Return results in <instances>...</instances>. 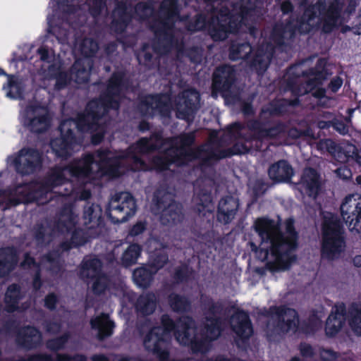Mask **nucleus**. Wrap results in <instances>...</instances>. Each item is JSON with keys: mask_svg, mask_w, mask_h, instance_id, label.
Returning <instances> with one entry per match:
<instances>
[{"mask_svg": "<svg viewBox=\"0 0 361 361\" xmlns=\"http://www.w3.org/2000/svg\"><path fill=\"white\" fill-rule=\"evenodd\" d=\"M254 226L261 243L259 249L252 243L250 245L259 259L265 262L266 266L272 272L288 269L293 259L290 252L297 245L293 221L290 219L286 221L284 233L280 232L278 222L267 219H258Z\"/></svg>", "mask_w": 361, "mask_h": 361, "instance_id": "1", "label": "nucleus"}, {"mask_svg": "<svg viewBox=\"0 0 361 361\" xmlns=\"http://www.w3.org/2000/svg\"><path fill=\"white\" fill-rule=\"evenodd\" d=\"M121 156H116L121 157ZM115 157L111 152H98L94 156L87 155L83 160L71 164L64 169H56L49 180V184L56 186L63 183V180L71 178L90 179L94 172L101 175L109 173L116 176L113 165L116 164Z\"/></svg>", "mask_w": 361, "mask_h": 361, "instance_id": "2", "label": "nucleus"}, {"mask_svg": "<svg viewBox=\"0 0 361 361\" xmlns=\"http://www.w3.org/2000/svg\"><path fill=\"white\" fill-rule=\"evenodd\" d=\"M345 244L337 218L331 214L324 217L322 256L327 259L338 258L344 252Z\"/></svg>", "mask_w": 361, "mask_h": 361, "instance_id": "3", "label": "nucleus"}, {"mask_svg": "<svg viewBox=\"0 0 361 361\" xmlns=\"http://www.w3.org/2000/svg\"><path fill=\"white\" fill-rule=\"evenodd\" d=\"M90 117L94 121H95V117L87 115L80 118L77 122L72 120H67L61 123L60 126L61 137L54 140L51 143V148L56 155L59 157H66L71 154V149L72 147H78V146L75 145L73 137H72L71 128L72 127H77L81 130H93L96 126L94 123L88 124L87 128L85 126V123L89 121Z\"/></svg>", "mask_w": 361, "mask_h": 361, "instance_id": "4", "label": "nucleus"}, {"mask_svg": "<svg viewBox=\"0 0 361 361\" xmlns=\"http://www.w3.org/2000/svg\"><path fill=\"white\" fill-rule=\"evenodd\" d=\"M97 49L98 45L96 42L90 39L84 40L81 52L85 55V58L77 60L73 67V72L71 78L76 82L82 83L87 81L92 66V62L89 57L95 53Z\"/></svg>", "mask_w": 361, "mask_h": 361, "instance_id": "5", "label": "nucleus"}, {"mask_svg": "<svg viewBox=\"0 0 361 361\" xmlns=\"http://www.w3.org/2000/svg\"><path fill=\"white\" fill-rule=\"evenodd\" d=\"M134 199L128 193H121L118 199L112 200L109 205V216L114 222L126 221L135 212Z\"/></svg>", "mask_w": 361, "mask_h": 361, "instance_id": "6", "label": "nucleus"}, {"mask_svg": "<svg viewBox=\"0 0 361 361\" xmlns=\"http://www.w3.org/2000/svg\"><path fill=\"white\" fill-rule=\"evenodd\" d=\"M23 123L35 132L45 130L49 124V117L45 106L42 104H32L23 114Z\"/></svg>", "mask_w": 361, "mask_h": 361, "instance_id": "7", "label": "nucleus"}, {"mask_svg": "<svg viewBox=\"0 0 361 361\" xmlns=\"http://www.w3.org/2000/svg\"><path fill=\"white\" fill-rule=\"evenodd\" d=\"M101 262L97 258L86 259L82 266L80 275L82 278H91L92 288L95 293L102 292L107 283L106 276L100 274Z\"/></svg>", "mask_w": 361, "mask_h": 361, "instance_id": "8", "label": "nucleus"}, {"mask_svg": "<svg viewBox=\"0 0 361 361\" xmlns=\"http://www.w3.org/2000/svg\"><path fill=\"white\" fill-rule=\"evenodd\" d=\"M39 155L36 151L23 149L19 154L8 159V164L13 165L21 173H29L39 163Z\"/></svg>", "mask_w": 361, "mask_h": 361, "instance_id": "9", "label": "nucleus"}, {"mask_svg": "<svg viewBox=\"0 0 361 361\" xmlns=\"http://www.w3.org/2000/svg\"><path fill=\"white\" fill-rule=\"evenodd\" d=\"M167 261V257L165 254L160 252L157 259H154L153 266L156 268H152L151 266L140 267L135 269L133 274V278L137 286L145 288L152 281V274H154L159 268Z\"/></svg>", "mask_w": 361, "mask_h": 361, "instance_id": "10", "label": "nucleus"}, {"mask_svg": "<svg viewBox=\"0 0 361 361\" xmlns=\"http://www.w3.org/2000/svg\"><path fill=\"white\" fill-rule=\"evenodd\" d=\"M162 324L164 329L154 328L145 338L144 343L148 350L158 352L161 343L173 328L171 320L167 317H163Z\"/></svg>", "mask_w": 361, "mask_h": 361, "instance_id": "11", "label": "nucleus"}, {"mask_svg": "<svg viewBox=\"0 0 361 361\" xmlns=\"http://www.w3.org/2000/svg\"><path fill=\"white\" fill-rule=\"evenodd\" d=\"M326 61L324 59H319L318 61L319 69L312 73L313 78H311L310 81L307 84V87L305 88V90L303 91H300L301 94L312 92V95L314 97L320 99L319 104L324 106L326 105V97H324V90L320 87L319 85L322 83V80L324 78V73L322 71L323 70Z\"/></svg>", "mask_w": 361, "mask_h": 361, "instance_id": "12", "label": "nucleus"}, {"mask_svg": "<svg viewBox=\"0 0 361 361\" xmlns=\"http://www.w3.org/2000/svg\"><path fill=\"white\" fill-rule=\"evenodd\" d=\"M300 184L302 191L314 199L321 190L322 180L314 170L307 169L303 172Z\"/></svg>", "mask_w": 361, "mask_h": 361, "instance_id": "13", "label": "nucleus"}, {"mask_svg": "<svg viewBox=\"0 0 361 361\" xmlns=\"http://www.w3.org/2000/svg\"><path fill=\"white\" fill-rule=\"evenodd\" d=\"M279 324L277 331L282 332L295 331L297 329L298 319L296 312L293 309H276V315Z\"/></svg>", "mask_w": 361, "mask_h": 361, "instance_id": "14", "label": "nucleus"}, {"mask_svg": "<svg viewBox=\"0 0 361 361\" xmlns=\"http://www.w3.org/2000/svg\"><path fill=\"white\" fill-rule=\"evenodd\" d=\"M238 207V201L234 197H226L222 199L219 204V221L224 224L229 223L234 218Z\"/></svg>", "mask_w": 361, "mask_h": 361, "instance_id": "15", "label": "nucleus"}, {"mask_svg": "<svg viewBox=\"0 0 361 361\" xmlns=\"http://www.w3.org/2000/svg\"><path fill=\"white\" fill-rule=\"evenodd\" d=\"M231 325L236 334L242 338H247L252 333L248 316L244 312H238L232 317Z\"/></svg>", "mask_w": 361, "mask_h": 361, "instance_id": "16", "label": "nucleus"}, {"mask_svg": "<svg viewBox=\"0 0 361 361\" xmlns=\"http://www.w3.org/2000/svg\"><path fill=\"white\" fill-rule=\"evenodd\" d=\"M176 336L177 341L183 345H187L192 342L193 338L190 334L194 332L193 322L188 317H183L176 324Z\"/></svg>", "mask_w": 361, "mask_h": 361, "instance_id": "17", "label": "nucleus"}, {"mask_svg": "<svg viewBox=\"0 0 361 361\" xmlns=\"http://www.w3.org/2000/svg\"><path fill=\"white\" fill-rule=\"evenodd\" d=\"M32 186L29 185H20L18 186L14 190L6 194L9 202L12 204H17L20 202H27L37 198L35 195H32L31 189Z\"/></svg>", "mask_w": 361, "mask_h": 361, "instance_id": "18", "label": "nucleus"}, {"mask_svg": "<svg viewBox=\"0 0 361 361\" xmlns=\"http://www.w3.org/2000/svg\"><path fill=\"white\" fill-rule=\"evenodd\" d=\"M293 175V170L286 161H281L272 165L269 170V177L277 182L286 181Z\"/></svg>", "mask_w": 361, "mask_h": 361, "instance_id": "19", "label": "nucleus"}, {"mask_svg": "<svg viewBox=\"0 0 361 361\" xmlns=\"http://www.w3.org/2000/svg\"><path fill=\"white\" fill-rule=\"evenodd\" d=\"M91 326L101 338L109 336L112 334L113 323L106 314H102L92 319Z\"/></svg>", "mask_w": 361, "mask_h": 361, "instance_id": "20", "label": "nucleus"}, {"mask_svg": "<svg viewBox=\"0 0 361 361\" xmlns=\"http://www.w3.org/2000/svg\"><path fill=\"white\" fill-rule=\"evenodd\" d=\"M345 317L343 310L339 311L336 309L329 315L326 324V334L328 336H334L341 329Z\"/></svg>", "mask_w": 361, "mask_h": 361, "instance_id": "21", "label": "nucleus"}, {"mask_svg": "<svg viewBox=\"0 0 361 361\" xmlns=\"http://www.w3.org/2000/svg\"><path fill=\"white\" fill-rule=\"evenodd\" d=\"M339 9L338 6H332L329 9L323 25V30L324 32H329L331 31L334 27L342 23Z\"/></svg>", "mask_w": 361, "mask_h": 361, "instance_id": "22", "label": "nucleus"}, {"mask_svg": "<svg viewBox=\"0 0 361 361\" xmlns=\"http://www.w3.org/2000/svg\"><path fill=\"white\" fill-rule=\"evenodd\" d=\"M167 100L168 97L166 95L148 97L145 100L147 104L149 105L147 108V113L152 114L157 111L161 114L164 113V111L168 109Z\"/></svg>", "mask_w": 361, "mask_h": 361, "instance_id": "23", "label": "nucleus"}, {"mask_svg": "<svg viewBox=\"0 0 361 361\" xmlns=\"http://www.w3.org/2000/svg\"><path fill=\"white\" fill-rule=\"evenodd\" d=\"M349 325L356 335L361 336V302L352 305L349 314Z\"/></svg>", "mask_w": 361, "mask_h": 361, "instance_id": "24", "label": "nucleus"}, {"mask_svg": "<svg viewBox=\"0 0 361 361\" xmlns=\"http://www.w3.org/2000/svg\"><path fill=\"white\" fill-rule=\"evenodd\" d=\"M23 84L21 80L13 76H8V86L4 87L7 90L6 95L12 99H20L22 96Z\"/></svg>", "mask_w": 361, "mask_h": 361, "instance_id": "25", "label": "nucleus"}, {"mask_svg": "<svg viewBox=\"0 0 361 361\" xmlns=\"http://www.w3.org/2000/svg\"><path fill=\"white\" fill-rule=\"evenodd\" d=\"M155 307V298L154 295H142L137 303V308L144 314H150Z\"/></svg>", "mask_w": 361, "mask_h": 361, "instance_id": "26", "label": "nucleus"}, {"mask_svg": "<svg viewBox=\"0 0 361 361\" xmlns=\"http://www.w3.org/2000/svg\"><path fill=\"white\" fill-rule=\"evenodd\" d=\"M232 71L230 66H224L216 69L214 73L213 79L214 88H219L221 83L228 82L231 78Z\"/></svg>", "mask_w": 361, "mask_h": 361, "instance_id": "27", "label": "nucleus"}, {"mask_svg": "<svg viewBox=\"0 0 361 361\" xmlns=\"http://www.w3.org/2000/svg\"><path fill=\"white\" fill-rule=\"evenodd\" d=\"M140 251L139 245L135 244L130 245L123 255V264L125 266H130L135 263L140 255Z\"/></svg>", "mask_w": 361, "mask_h": 361, "instance_id": "28", "label": "nucleus"}, {"mask_svg": "<svg viewBox=\"0 0 361 361\" xmlns=\"http://www.w3.org/2000/svg\"><path fill=\"white\" fill-rule=\"evenodd\" d=\"M19 299V290L17 286H11L6 293L5 301L8 311H13L17 307Z\"/></svg>", "mask_w": 361, "mask_h": 361, "instance_id": "29", "label": "nucleus"}, {"mask_svg": "<svg viewBox=\"0 0 361 361\" xmlns=\"http://www.w3.org/2000/svg\"><path fill=\"white\" fill-rule=\"evenodd\" d=\"M163 223H166L165 219L168 222L171 220L172 222H175L180 219V209L179 207L173 203L169 205V207L164 211L163 213Z\"/></svg>", "mask_w": 361, "mask_h": 361, "instance_id": "30", "label": "nucleus"}, {"mask_svg": "<svg viewBox=\"0 0 361 361\" xmlns=\"http://www.w3.org/2000/svg\"><path fill=\"white\" fill-rule=\"evenodd\" d=\"M252 48L249 44H243L238 47H233L231 48L230 57L233 60L238 59L247 58V55L251 52Z\"/></svg>", "mask_w": 361, "mask_h": 361, "instance_id": "31", "label": "nucleus"}, {"mask_svg": "<svg viewBox=\"0 0 361 361\" xmlns=\"http://www.w3.org/2000/svg\"><path fill=\"white\" fill-rule=\"evenodd\" d=\"M24 343L27 346L37 343L41 340L39 332L35 328L28 327L24 331Z\"/></svg>", "mask_w": 361, "mask_h": 361, "instance_id": "32", "label": "nucleus"}, {"mask_svg": "<svg viewBox=\"0 0 361 361\" xmlns=\"http://www.w3.org/2000/svg\"><path fill=\"white\" fill-rule=\"evenodd\" d=\"M184 104L188 109H192V106L195 105L200 101V95L197 92L190 90L185 91L182 94Z\"/></svg>", "mask_w": 361, "mask_h": 361, "instance_id": "33", "label": "nucleus"}, {"mask_svg": "<svg viewBox=\"0 0 361 361\" xmlns=\"http://www.w3.org/2000/svg\"><path fill=\"white\" fill-rule=\"evenodd\" d=\"M152 148V140L141 139L137 145L130 148V154H144Z\"/></svg>", "mask_w": 361, "mask_h": 361, "instance_id": "34", "label": "nucleus"}, {"mask_svg": "<svg viewBox=\"0 0 361 361\" xmlns=\"http://www.w3.org/2000/svg\"><path fill=\"white\" fill-rule=\"evenodd\" d=\"M207 322L206 326L207 337L210 340L216 338L220 334L219 322L216 319H211L208 320Z\"/></svg>", "mask_w": 361, "mask_h": 361, "instance_id": "35", "label": "nucleus"}, {"mask_svg": "<svg viewBox=\"0 0 361 361\" xmlns=\"http://www.w3.org/2000/svg\"><path fill=\"white\" fill-rule=\"evenodd\" d=\"M100 209L97 205H92L86 208L84 212L85 224L97 220L100 217Z\"/></svg>", "mask_w": 361, "mask_h": 361, "instance_id": "36", "label": "nucleus"}, {"mask_svg": "<svg viewBox=\"0 0 361 361\" xmlns=\"http://www.w3.org/2000/svg\"><path fill=\"white\" fill-rule=\"evenodd\" d=\"M235 30V27L230 22L228 27H226L224 24H221L220 30L219 31H212L211 35L215 40H222L226 37L228 32H233Z\"/></svg>", "mask_w": 361, "mask_h": 361, "instance_id": "37", "label": "nucleus"}, {"mask_svg": "<svg viewBox=\"0 0 361 361\" xmlns=\"http://www.w3.org/2000/svg\"><path fill=\"white\" fill-rule=\"evenodd\" d=\"M8 250L0 251V276L4 274L11 267L10 259L12 257L7 255Z\"/></svg>", "mask_w": 361, "mask_h": 361, "instance_id": "38", "label": "nucleus"}, {"mask_svg": "<svg viewBox=\"0 0 361 361\" xmlns=\"http://www.w3.org/2000/svg\"><path fill=\"white\" fill-rule=\"evenodd\" d=\"M345 153V159H343L342 161L347 160L349 157H353L355 156L357 162L361 165V150L355 154V147L353 145H346L345 147L343 149Z\"/></svg>", "mask_w": 361, "mask_h": 361, "instance_id": "39", "label": "nucleus"}, {"mask_svg": "<svg viewBox=\"0 0 361 361\" xmlns=\"http://www.w3.org/2000/svg\"><path fill=\"white\" fill-rule=\"evenodd\" d=\"M192 142V137L191 135L187 136V137H183L180 139V147L181 149L179 152V154L182 156L184 154V157H188V159H190L191 153H192V149H184L183 147L185 146L189 145Z\"/></svg>", "mask_w": 361, "mask_h": 361, "instance_id": "40", "label": "nucleus"}, {"mask_svg": "<svg viewBox=\"0 0 361 361\" xmlns=\"http://www.w3.org/2000/svg\"><path fill=\"white\" fill-rule=\"evenodd\" d=\"M269 62V59L268 56H263L262 59H259V56H257V59H255L254 66L256 69L262 72L267 68Z\"/></svg>", "mask_w": 361, "mask_h": 361, "instance_id": "41", "label": "nucleus"}, {"mask_svg": "<svg viewBox=\"0 0 361 361\" xmlns=\"http://www.w3.org/2000/svg\"><path fill=\"white\" fill-rule=\"evenodd\" d=\"M170 302L172 307L176 310H180L184 306L183 299L176 295L170 296Z\"/></svg>", "mask_w": 361, "mask_h": 361, "instance_id": "42", "label": "nucleus"}, {"mask_svg": "<svg viewBox=\"0 0 361 361\" xmlns=\"http://www.w3.org/2000/svg\"><path fill=\"white\" fill-rule=\"evenodd\" d=\"M135 12L137 16H139L141 18L146 17L147 16L152 13V10L149 7L147 6L145 4H141L137 5L135 8Z\"/></svg>", "mask_w": 361, "mask_h": 361, "instance_id": "43", "label": "nucleus"}, {"mask_svg": "<svg viewBox=\"0 0 361 361\" xmlns=\"http://www.w3.org/2000/svg\"><path fill=\"white\" fill-rule=\"evenodd\" d=\"M336 173L338 174V176L340 178L345 179V180L348 179V178H351V176H352L351 171H350V169H348L346 167L339 168L338 169H337Z\"/></svg>", "mask_w": 361, "mask_h": 361, "instance_id": "44", "label": "nucleus"}, {"mask_svg": "<svg viewBox=\"0 0 361 361\" xmlns=\"http://www.w3.org/2000/svg\"><path fill=\"white\" fill-rule=\"evenodd\" d=\"M66 74L60 72L56 78V85L57 88H61L66 83Z\"/></svg>", "mask_w": 361, "mask_h": 361, "instance_id": "45", "label": "nucleus"}, {"mask_svg": "<svg viewBox=\"0 0 361 361\" xmlns=\"http://www.w3.org/2000/svg\"><path fill=\"white\" fill-rule=\"evenodd\" d=\"M145 229V225L143 223H137L130 230L131 235H137L141 233Z\"/></svg>", "mask_w": 361, "mask_h": 361, "instance_id": "46", "label": "nucleus"}, {"mask_svg": "<svg viewBox=\"0 0 361 361\" xmlns=\"http://www.w3.org/2000/svg\"><path fill=\"white\" fill-rule=\"evenodd\" d=\"M343 80L340 78L333 79L330 83V88L333 92H336L342 85Z\"/></svg>", "mask_w": 361, "mask_h": 361, "instance_id": "47", "label": "nucleus"}, {"mask_svg": "<svg viewBox=\"0 0 361 361\" xmlns=\"http://www.w3.org/2000/svg\"><path fill=\"white\" fill-rule=\"evenodd\" d=\"M332 125L339 133L345 135L348 133V127L345 124L341 122H336L334 123Z\"/></svg>", "mask_w": 361, "mask_h": 361, "instance_id": "48", "label": "nucleus"}, {"mask_svg": "<svg viewBox=\"0 0 361 361\" xmlns=\"http://www.w3.org/2000/svg\"><path fill=\"white\" fill-rule=\"evenodd\" d=\"M322 357L324 361H334L336 358V354L330 350H324L322 353Z\"/></svg>", "mask_w": 361, "mask_h": 361, "instance_id": "49", "label": "nucleus"}, {"mask_svg": "<svg viewBox=\"0 0 361 361\" xmlns=\"http://www.w3.org/2000/svg\"><path fill=\"white\" fill-rule=\"evenodd\" d=\"M56 301V298L54 295H48L45 299V305L49 308L52 309L54 307V305Z\"/></svg>", "mask_w": 361, "mask_h": 361, "instance_id": "50", "label": "nucleus"}, {"mask_svg": "<svg viewBox=\"0 0 361 361\" xmlns=\"http://www.w3.org/2000/svg\"><path fill=\"white\" fill-rule=\"evenodd\" d=\"M31 264H32L34 267H36L35 264L33 262V259H32L30 257H29V256H25V258L24 261H23V263H22V266H23L24 268H25V267H30V266H31Z\"/></svg>", "mask_w": 361, "mask_h": 361, "instance_id": "51", "label": "nucleus"}, {"mask_svg": "<svg viewBox=\"0 0 361 361\" xmlns=\"http://www.w3.org/2000/svg\"><path fill=\"white\" fill-rule=\"evenodd\" d=\"M133 159H134V161L135 164L137 165L135 166V170H140V169H144L145 167L143 166V163L142 161L140 160L138 157H137L135 155H133Z\"/></svg>", "mask_w": 361, "mask_h": 361, "instance_id": "52", "label": "nucleus"}, {"mask_svg": "<svg viewBox=\"0 0 361 361\" xmlns=\"http://www.w3.org/2000/svg\"><path fill=\"white\" fill-rule=\"evenodd\" d=\"M39 54L40 55V58L42 60H46L48 59L49 51L44 47L39 49Z\"/></svg>", "mask_w": 361, "mask_h": 361, "instance_id": "53", "label": "nucleus"}, {"mask_svg": "<svg viewBox=\"0 0 361 361\" xmlns=\"http://www.w3.org/2000/svg\"><path fill=\"white\" fill-rule=\"evenodd\" d=\"M156 166L158 169H161V170H164V169H167L168 167V164L167 163H164V161L161 159H158L157 160V163H156Z\"/></svg>", "mask_w": 361, "mask_h": 361, "instance_id": "54", "label": "nucleus"}, {"mask_svg": "<svg viewBox=\"0 0 361 361\" xmlns=\"http://www.w3.org/2000/svg\"><path fill=\"white\" fill-rule=\"evenodd\" d=\"M301 352L304 355L307 356L311 355L312 348L309 345H305L301 348Z\"/></svg>", "mask_w": 361, "mask_h": 361, "instance_id": "55", "label": "nucleus"}, {"mask_svg": "<svg viewBox=\"0 0 361 361\" xmlns=\"http://www.w3.org/2000/svg\"><path fill=\"white\" fill-rule=\"evenodd\" d=\"M281 9L284 13L288 12L291 10V5L289 2H284L281 6Z\"/></svg>", "mask_w": 361, "mask_h": 361, "instance_id": "56", "label": "nucleus"}, {"mask_svg": "<svg viewBox=\"0 0 361 361\" xmlns=\"http://www.w3.org/2000/svg\"><path fill=\"white\" fill-rule=\"evenodd\" d=\"M353 262L355 267H361V255L355 256L353 259Z\"/></svg>", "mask_w": 361, "mask_h": 361, "instance_id": "57", "label": "nucleus"}, {"mask_svg": "<svg viewBox=\"0 0 361 361\" xmlns=\"http://www.w3.org/2000/svg\"><path fill=\"white\" fill-rule=\"evenodd\" d=\"M90 196V193L88 190H83L82 192H81V195L80 196V199L81 200H86Z\"/></svg>", "mask_w": 361, "mask_h": 361, "instance_id": "58", "label": "nucleus"}, {"mask_svg": "<svg viewBox=\"0 0 361 361\" xmlns=\"http://www.w3.org/2000/svg\"><path fill=\"white\" fill-rule=\"evenodd\" d=\"M148 244L150 247H157L159 245V243L157 240L152 239L148 242Z\"/></svg>", "mask_w": 361, "mask_h": 361, "instance_id": "59", "label": "nucleus"}, {"mask_svg": "<svg viewBox=\"0 0 361 361\" xmlns=\"http://www.w3.org/2000/svg\"><path fill=\"white\" fill-rule=\"evenodd\" d=\"M43 359L44 360H47L49 359V357H43ZM41 360H42V357L41 356L37 355V356L31 357L29 361H41Z\"/></svg>", "mask_w": 361, "mask_h": 361, "instance_id": "60", "label": "nucleus"}, {"mask_svg": "<svg viewBox=\"0 0 361 361\" xmlns=\"http://www.w3.org/2000/svg\"><path fill=\"white\" fill-rule=\"evenodd\" d=\"M102 137V135H100V134L94 135L92 137V141L94 143H97L101 140Z\"/></svg>", "mask_w": 361, "mask_h": 361, "instance_id": "61", "label": "nucleus"}, {"mask_svg": "<svg viewBox=\"0 0 361 361\" xmlns=\"http://www.w3.org/2000/svg\"><path fill=\"white\" fill-rule=\"evenodd\" d=\"M329 125H330V123H328V122H325V121H320V122L319 123V127L320 128H326V127H329Z\"/></svg>", "mask_w": 361, "mask_h": 361, "instance_id": "62", "label": "nucleus"}, {"mask_svg": "<svg viewBox=\"0 0 361 361\" xmlns=\"http://www.w3.org/2000/svg\"><path fill=\"white\" fill-rule=\"evenodd\" d=\"M62 344L61 343H59V344H57L56 345H54L53 344V342H49V346L53 349H58V348H60L61 347Z\"/></svg>", "mask_w": 361, "mask_h": 361, "instance_id": "63", "label": "nucleus"}, {"mask_svg": "<svg viewBox=\"0 0 361 361\" xmlns=\"http://www.w3.org/2000/svg\"><path fill=\"white\" fill-rule=\"evenodd\" d=\"M171 161L173 162H177L178 164H185V161H180L179 160V159H173L171 160Z\"/></svg>", "mask_w": 361, "mask_h": 361, "instance_id": "64", "label": "nucleus"}]
</instances>
